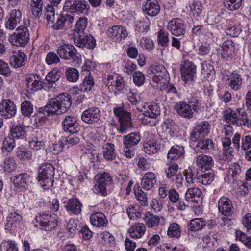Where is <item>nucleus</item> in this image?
Instances as JSON below:
<instances>
[{
	"instance_id": "obj_36",
	"label": "nucleus",
	"mask_w": 251,
	"mask_h": 251,
	"mask_svg": "<svg viewBox=\"0 0 251 251\" xmlns=\"http://www.w3.org/2000/svg\"><path fill=\"white\" fill-rule=\"evenodd\" d=\"M143 220L148 227L152 228L158 226L160 222V218L157 215H153L150 212H147L145 214Z\"/></svg>"
},
{
	"instance_id": "obj_44",
	"label": "nucleus",
	"mask_w": 251,
	"mask_h": 251,
	"mask_svg": "<svg viewBox=\"0 0 251 251\" xmlns=\"http://www.w3.org/2000/svg\"><path fill=\"white\" fill-rule=\"evenodd\" d=\"M2 167L5 171L11 172L16 168V163L15 159L13 157L8 156L4 158Z\"/></svg>"
},
{
	"instance_id": "obj_50",
	"label": "nucleus",
	"mask_w": 251,
	"mask_h": 251,
	"mask_svg": "<svg viewBox=\"0 0 251 251\" xmlns=\"http://www.w3.org/2000/svg\"><path fill=\"white\" fill-rule=\"evenodd\" d=\"M65 75L67 79L70 82H76L79 78L78 71L74 68H69L67 69Z\"/></svg>"
},
{
	"instance_id": "obj_34",
	"label": "nucleus",
	"mask_w": 251,
	"mask_h": 251,
	"mask_svg": "<svg viewBox=\"0 0 251 251\" xmlns=\"http://www.w3.org/2000/svg\"><path fill=\"white\" fill-rule=\"evenodd\" d=\"M206 172H203L197 176L198 182L204 185H207L212 183L214 180V174L212 170H206Z\"/></svg>"
},
{
	"instance_id": "obj_30",
	"label": "nucleus",
	"mask_w": 251,
	"mask_h": 251,
	"mask_svg": "<svg viewBox=\"0 0 251 251\" xmlns=\"http://www.w3.org/2000/svg\"><path fill=\"white\" fill-rule=\"evenodd\" d=\"M143 108V114L145 117L156 118L160 114V108L157 104H146Z\"/></svg>"
},
{
	"instance_id": "obj_7",
	"label": "nucleus",
	"mask_w": 251,
	"mask_h": 251,
	"mask_svg": "<svg viewBox=\"0 0 251 251\" xmlns=\"http://www.w3.org/2000/svg\"><path fill=\"white\" fill-rule=\"evenodd\" d=\"M210 126L207 121L198 123L193 131L191 133L190 139L193 141L198 140L207 136L210 132Z\"/></svg>"
},
{
	"instance_id": "obj_41",
	"label": "nucleus",
	"mask_w": 251,
	"mask_h": 251,
	"mask_svg": "<svg viewBox=\"0 0 251 251\" xmlns=\"http://www.w3.org/2000/svg\"><path fill=\"white\" fill-rule=\"evenodd\" d=\"M81 228V223L76 219L71 218L67 223L66 228L71 234H76L79 232Z\"/></svg>"
},
{
	"instance_id": "obj_27",
	"label": "nucleus",
	"mask_w": 251,
	"mask_h": 251,
	"mask_svg": "<svg viewBox=\"0 0 251 251\" xmlns=\"http://www.w3.org/2000/svg\"><path fill=\"white\" fill-rule=\"evenodd\" d=\"M228 80L229 81L228 86L231 89L238 91L240 89L242 83V78L236 71L232 72L228 77Z\"/></svg>"
},
{
	"instance_id": "obj_26",
	"label": "nucleus",
	"mask_w": 251,
	"mask_h": 251,
	"mask_svg": "<svg viewBox=\"0 0 251 251\" xmlns=\"http://www.w3.org/2000/svg\"><path fill=\"white\" fill-rule=\"evenodd\" d=\"M27 91L32 93L41 89L42 88V82L38 77L30 76L26 79Z\"/></svg>"
},
{
	"instance_id": "obj_47",
	"label": "nucleus",
	"mask_w": 251,
	"mask_h": 251,
	"mask_svg": "<svg viewBox=\"0 0 251 251\" xmlns=\"http://www.w3.org/2000/svg\"><path fill=\"white\" fill-rule=\"evenodd\" d=\"M33 105L29 101L25 100L21 105V111L22 115L26 117H29L33 112Z\"/></svg>"
},
{
	"instance_id": "obj_19",
	"label": "nucleus",
	"mask_w": 251,
	"mask_h": 251,
	"mask_svg": "<svg viewBox=\"0 0 251 251\" xmlns=\"http://www.w3.org/2000/svg\"><path fill=\"white\" fill-rule=\"evenodd\" d=\"M127 31L119 25L113 26L108 31V35L115 41H121L127 36Z\"/></svg>"
},
{
	"instance_id": "obj_14",
	"label": "nucleus",
	"mask_w": 251,
	"mask_h": 251,
	"mask_svg": "<svg viewBox=\"0 0 251 251\" xmlns=\"http://www.w3.org/2000/svg\"><path fill=\"white\" fill-rule=\"evenodd\" d=\"M168 30L174 35L180 36L184 34L185 27L183 21L179 18L169 21L167 25Z\"/></svg>"
},
{
	"instance_id": "obj_49",
	"label": "nucleus",
	"mask_w": 251,
	"mask_h": 251,
	"mask_svg": "<svg viewBox=\"0 0 251 251\" xmlns=\"http://www.w3.org/2000/svg\"><path fill=\"white\" fill-rule=\"evenodd\" d=\"M96 179L97 181L108 186L111 185L113 182V179L110 175L105 172L97 174Z\"/></svg>"
},
{
	"instance_id": "obj_48",
	"label": "nucleus",
	"mask_w": 251,
	"mask_h": 251,
	"mask_svg": "<svg viewBox=\"0 0 251 251\" xmlns=\"http://www.w3.org/2000/svg\"><path fill=\"white\" fill-rule=\"evenodd\" d=\"M0 251H18L15 242L12 240H4L0 245Z\"/></svg>"
},
{
	"instance_id": "obj_56",
	"label": "nucleus",
	"mask_w": 251,
	"mask_h": 251,
	"mask_svg": "<svg viewBox=\"0 0 251 251\" xmlns=\"http://www.w3.org/2000/svg\"><path fill=\"white\" fill-rule=\"evenodd\" d=\"M243 0H224L225 6L231 11L238 9L242 5Z\"/></svg>"
},
{
	"instance_id": "obj_6",
	"label": "nucleus",
	"mask_w": 251,
	"mask_h": 251,
	"mask_svg": "<svg viewBox=\"0 0 251 251\" xmlns=\"http://www.w3.org/2000/svg\"><path fill=\"white\" fill-rule=\"evenodd\" d=\"M18 32L15 33L9 38V41L15 46H25L29 39V34L27 28L25 26L19 27Z\"/></svg>"
},
{
	"instance_id": "obj_54",
	"label": "nucleus",
	"mask_w": 251,
	"mask_h": 251,
	"mask_svg": "<svg viewBox=\"0 0 251 251\" xmlns=\"http://www.w3.org/2000/svg\"><path fill=\"white\" fill-rule=\"evenodd\" d=\"M16 153L19 158L24 160L31 159L32 156L31 152L24 147L18 148Z\"/></svg>"
},
{
	"instance_id": "obj_8",
	"label": "nucleus",
	"mask_w": 251,
	"mask_h": 251,
	"mask_svg": "<svg viewBox=\"0 0 251 251\" xmlns=\"http://www.w3.org/2000/svg\"><path fill=\"white\" fill-rule=\"evenodd\" d=\"M14 186L20 190L28 189L32 183V177L27 173H22L12 178Z\"/></svg>"
},
{
	"instance_id": "obj_61",
	"label": "nucleus",
	"mask_w": 251,
	"mask_h": 251,
	"mask_svg": "<svg viewBox=\"0 0 251 251\" xmlns=\"http://www.w3.org/2000/svg\"><path fill=\"white\" fill-rule=\"evenodd\" d=\"M202 11V5L199 1H196L192 3L189 6V9L188 11L190 14H192L194 16H198Z\"/></svg>"
},
{
	"instance_id": "obj_12",
	"label": "nucleus",
	"mask_w": 251,
	"mask_h": 251,
	"mask_svg": "<svg viewBox=\"0 0 251 251\" xmlns=\"http://www.w3.org/2000/svg\"><path fill=\"white\" fill-rule=\"evenodd\" d=\"M218 208L219 211L226 216H231L234 212V208L231 201L226 197H222L219 199Z\"/></svg>"
},
{
	"instance_id": "obj_13",
	"label": "nucleus",
	"mask_w": 251,
	"mask_h": 251,
	"mask_svg": "<svg viewBox=\"0 0 251 251\" xmlns=\"http://www.w3.org/2000/svg\"><path fill=\"white\" fill-rule=\"evenodd\" d=\"M62 124L64 130L72 134L77 133L81 129V126L77 122L75 117L73 116H66Z\"/></svg>"
},
{
	"instance_id": "obj_42",
	"label": "nucleus",
	"mask_w": 251,
	"mask_h": 251,
	"mask_svg": "<svg viewBox=\"0 0 251 251\" xmlns=\"http://www.w3.org/2000/svg\"><path fill=\"white\" fill-rule=\"evenodd\" d=\"M54 169L53 166L49 163H45L42 165L38 170V176H48L49 177H53L54 175Z\"/></svg>"
},
{
	"instance_id": "obj_5",
	"label": "nucleus",
	"mask_w": 251,
	"mask_h": 251,
	"mask_svg": "<svg viewBox=\"0 0 251 251\" xmlns=\"http://www.w3.org/2000/svg\"><path fill=\"white\" fill-rule=\"evenodd\" d=\"M196 66L189 60L181 62L180 72L181 79L185 83L192 82L196 75Z\"/></svg>"
},
{
	"instance_id": "obj_33",
	"label": "nucleus",
	"mask_w": 251,
	"mask_h": 251,
	"mask_svg": "<svg viewBox=\"0 0 251 251\" xmlns=\"http://www.w3.org/2000/svg\"><path fill=\"white\" fill-rule=\"evenodd\" d=\"M39 135L33 137L29 141L30 147L33 151L44 150L45 148V138Z\"/></svg>"
},
{
	"instance_id": "obj_4",
	"label": "nucleus",
	"mask_w": 251,
	"mask_h": 251,
	"mask_svg": "<svg viewBox=\"0 0 251 251\" xmlns=\"http://www.w3.org/2000/svg\"><path fill=\"white\" fill-rule=\"evenodd\" d=\"M113 111L120 123L119 132L121 134L126 133L132 127L130 114L121 107L114 108Z\"/></svg>"
},
{
	"instance_id": "obj_46",
	"label": "nucleus",
	"mask_w": 251,
	"mask_h": 251,
	"mask_svg": "<svg viewBox=\"0 0 251 251\" xmlns=\"http://www.w3.org/2000/svg\"><path fill=\"white\" fill-rule=\"evenodd\" d=\"M167 234L169 237L178 238L181 235V230L178 224L174 223L169 226Z\"/></svg>"
},
{
	"instance_id": "obj_29",
	"label": "nucleus",
	"mask_w": 251,
	"mask_h": 251,
	"mask_svg": "<svg viewBox=\"0 0 251 251\" xmlns=\"http://www.w3.org/2000/svg\"><path fill=\"white\" fill-rule=\"evenodd\" d=\"M26 61V55L20 51L15 53L10 58V64L17 68L22 66Z\"/></svg>"
},
{
	"instance_id": "obj_3",
	"label": "nucleus",
	"mask_w": 251,
	"mask_h": 251,
	"mask_svg": "<svg viewBox=\"0 0 251 251\" xmlns=\"http://www.w3.org/2000/svg\"><path fill=\"white\" fill-rule=\"evenodd\" d=\"M55 216L52 215L49 211L38 213L36 216L35 222H33L34 226L46 231L51 230L57 226L53 218Z\"/></svg>"
},
{
	"instance_id": "obj_45",
	"label": "nucleus",
	"mask_w": 251,
	"mask_h": 251,
	"mask_svg": "<svg viewBox=\"0 0 251 251\" xmlns=\"http://www.w3.org/2000/svg\"><path fill=\"white\" fill-rule=\"evenodd\" d=\"M127 213L131 220H135L141 217V211L138 206H129L126 209Z\"/></svg>"
},
{
	"instance_id": "obj_18",
	"label": "nucleus",
	"mask_w": 251,
	"mask_h": 251,
	"mask_svg": "<svg viewBox=\"0 0 251 251\" xmlns=\"http://www.w3.org/2000/svg\"><path fill=\"white\" fill-rule=\"evenodd\" d=\"M90 222L93 226L98 227H105L108 224L106 217L100 212L93 213L90 217Z\"/></svg>"
},
{
	"instance_id": "obj_35",
	"label": "nucleus",
	"mask_w": 251,
	"mask_h": 251,
	"mask_svg": "<svg viewBox=\"0 0 251 251\" xmlns=\"http://www.w3.org/2000/svg\"><path fill=\"white\" fill-rule=\"evenodd\" d=\"M223 119L230 124L237 125L239 122V117L236 111L230 108H228L224 111Z\"/></svg>"
},
{
	"instance_id": "obj_10",
	"label": "nucleus",
	"mask_w": 251,
	"mask_h": 251,
	"mask_svg": "<svg viewBox=\"0 0 251 251\" xmlns=\"http://www.w3.org/2000/svg\"><path fill=\"white\" fill-rule=\"evenodd\" d=\"M17 111V107L14 102L10 99L2 101L0 104V112L5 118H11L14 117Z\"/></svg>"
},
{
	"instance_id": "obj_62",
	"label": "nucleus",
	"mask_w": 251,
	"mask_h": 251,
	"mask_svg": "<svg viewBox=\"0 0 251 251\" xmlns=\"http://www.w3.org/2000/svg\"><path fill=\"white\" fill-rule=\"evenodd\" d=\"M241 31V27L239 25H229L226 29V34L232 37L238 36Z\"/></svg>"
},
{
	"instance_id": "obj_16",
	"label": "nucleus",
	"mask_w": 251,
	"mask_h": 251,
	"mask_svg": "<svg viewBox=\"0 0 251 251\" xmlns=\"http://www.w3.org/2000/svg\"><path fill=\"white\" fill-rule=\"evenodd\" d=\"M74 20L73 14L62 13L57 18L56 23L52 25V28L55 30H59L64 27L65 24H67L69 26L72 24Z\"/></svg>"
},
{
	"instance_id": "obj_58",
	"label": "nucleus",
	"mask_w": 251,
	"mask_h": 251,
	"mask_svg": "<svg viewBox=\"0 0 251 251\" xmlns=\"http://www.w3.org/2000/svg\"><path fill=\"white\" fill-rule=\"evenodd\" d=\"M61 73L57 69H53L46 75V79L48 82H55L59 79Z\"/></svg>"
},
{
	"instance_id": "obj_21",
	"label": "nucleus",
	"mask_w": 251,
	"mask_h": 251,
	"mask_svg": "<svg viewBox=\"0 0 251 251\" xmlns=\"http://www.w3.org/2000/svg\"><path fill=\"white\" fill-rule=\"evenodd\" d=\"M156 176L151 172L145 173L141 180V185L145 190H149L151 189L156 183Z\"/></svg>"
},
{
	"instance_id": "obj_31",
	"label": "nucleus",
	"mask_w": 251,
	"mask_h": 251,
	"mask_svg": "<svg viewBox=\"0 0 251 251\" xmlns=\"http://www.w3.org/2000/svg\"><path fill=\"white\" fill-rule=\"evenodd\" d=\"M185 151L184 147L178 145H175L169 150L167 156L171 160H177L184 155Z\"/></svg>"
},
{
	"instance_id": "obj_22",
	"label": "nucleus",
	"mask_w": 251,
	"mask_h": 251,
	"mask_svg": "<svg viewBox=\"0 0 251 251\" xmlns=\"http://www.w3.org/2000/svg\"><path fill=\"white\" fill-rule=\"evenodd\" d=\"M143 10L147 14L155 16L160 11V6L156 0H147L143 5Z\"/></svg>"
},
{
	"instance_id": "obj_43",
	"label": "nucleus",
	"mask_w": 251,
	"mask_h": 251,
	"mask_svg": "<svg viewBox=\"0 0 251 251\" xmlns=\"http://www.w3.org/2000/svg\"><path fill=\"white\" fill-rule=\"evenodd\" d=\"M23 219V216L16 212H12L9 214L7 218L6 226L8 227L14 224L19 223Z\"/></svg>"
},
{
	"instance_id": "obj_11",
	"label": "nucleus",
	"mask_w": 251,
	"mask_h": 251,
	"mask_svg": "<svg viewBox=\"0 0 251 251\" xmlns=\"http://www.w3.org/2000/svg\"><path fill=\"white\" fill-rule=\"evenodd\" d=\"M101 116V112L99 108L92 107L83 112L81 119L86 123L93 124L98 122Z\"/></svg>"
},
{
	"instance_id": "obj_20",
	"label": "nucleus",
	"mask_w": 251,
	"mask_h": 251,
	"mask_svg": "<svg viewBox=\"0 0 251 251\" xmlns=\"http://www.w3.org/2000/svg\"><path fill=\"white\" fill-rule=\"evenodd\" d=\"M146 227L142 223H136L128 229L129 236L134 239H139L145 234Z\"/></svg>"
},
{
	"instance_id": "obj_23",
	"label": "nucleus",
	"mask_w": 251,
	"mask_h": 251,
	"mask_svg": "<svg viewBox=\"0 0 251 251\" xmlns=\"http://www.w3.org/2000/svg\"><path fill=\"white\" fill-rule=\"evenodd\" d=\"M105 83L107 86L114 87L119 90L123 85V80L117 74L111 72L105 77Z\"/></svg>"
},
{
	"instance_id": "obj_63",
	"label": "nucleus",
	"mask_w": 251,
	"mask_h": 251,
	"mask_svg": "<svg viewBox=\"0 0 251 251\" xmlns=\"http://www.w3.org/2000/svg\"><path fill=\"white\" fill-rule=\"evenodd\" d=\"M152 72L154 75L161 77H167L168 75L166 69L162 65H157L152 68Z\"/></svg>"
},
{
	"instance_id": "obj_32",
	"label": "nucleus",
	"mask_w": 251,
	"mask_h": 251,
	"mask_svg": "<svg viewBox=\"0 0 251 251\" xmlns=\"http://www.w3.org/2000/svg\"><path fill=\"white\" fill-rule=\"evenodd\" d=\"M103 156L108 161L114 160L116 157L115 146L110 143H106L103 146Z\"/></svg>"
},
{
	"instance_id": "obj_17",
	"label": "nucleus",
	"mask_w": 251,
	"mask_h": 251,
	"mask_svg": "<svg viewBox=\"0 0 251 251\" xmlns=\"http://www.w3.org/2000/svg\"><path fill=\"white\" fill-rule=\"evenodd\" d=\"M175 108L177 113L182 117L191 118L193 116V112L191 106L185 102H178L176 103Z\"/></svg>"
},
{
	"instance_id": "obj_24",
	"label": "nucleus",
	"mask_w": 251,
	"mask_h": 251,
	"mask_svg": "<svg viewBox=\"0 0 251 251\" xmlns=\"http://www.w3.org/2000/svg\"><path fill=\"white\" fill-rule=\"evenodd\" d=\"M215 148V144L211 139L205 138L198 141L196 149L201 152L207 153L212 151Z\"/></svg>"
},
{
	"instance_id": "obj_1",
	"label": "nucleus",
	"mask_w": 251,
	"mask_h": 251,
	"mask_svg": "<svg viewBox=\"0 0 251 251\" xmlns=\"http://www.w3.org/2000/svg\"><path fill=\"white\" fill-rule=\"evenodd\" d=\"M87 25V19L80 18L75 25L74 30V42L78 47H83L87 45L88 47H95L96 45V40L91 35L84 34V31Z\"/></svg>"
},
{
	"instance_id": "obj_15",
	"label": "nucleus",
	"mask_w": 251,
	"mask_h": 251,
	"mask_svg": "<svg viewBox=\"0 0 251 251\" xmlns=\"http://www.w3.org/2000/svg\"><path fill=\"white\" fill-rule=\"evenodd\" d=\"M64 207L67 211L74 214L79 215L81 213L82 204L80 201L75 198H72L64 201Z\"/></svg>"
},
{
	"instance_id": "obj_51",
	"label": "nucleus",
	"mask_w": 251,
	"mask_h": 251,
	"mask_svg": "<svg viewBox=\"0 0 251 251\" xmlns=\"http://www.w3.org/2000/svg\"><path fill=\"white\" fill-rule=\"evenodd\" d=\"M178 169V166L176 163H168L165 168V173L167 178L172 179L175 176L177 175Z\"/></svg>"
},
{
	"instance_id": "obj_60",
	"label": "nucleus",
	"mask_w": 251,
	"mask_h": 251,
	"mask_svg": "<svg viewBox=\"0 0 251 251\" xmlns=\"http://www.w3.org/2000/svg\"><path fill=\"white\" fill-rule=\"evenodd\" d=\"M235 152L233 148L223 149L221 158L227 162L231 161L234 157Z\"/></svg>"
},
{
	"instance_id": "obj_40",
	"label": "nucleus",
	"mask_w": 251,
	"mask_h": 251,
	"mask_svg": "<svg viewBox=\"0 0 251 251\" xmlns=\"http://www.w3.org/2000/svg\"><path fill=\"white\" fill-rule=\"evenodd\" d=\"M202 192L198 187H191L186 191L185 198L187 201H193L196 198H200Z\"/></svg>"
},
{
	"instance_id": "obj_57",
	"label": "nucleus",
	"mask_w": 251,
	"mask_h": 251,
	"mask_svg": "<svg viewBox=\"0 0 251 251\" xmlns=\"http://www.w3.org/2000/svg\"><path fill=\"white\" fill-rule=\"evenodd\" d=\"M94 82L93 79L90 75H88L84 78L80 84V88L83 92H89L93 88Z\"/></svg>"
},
{
	"instance_id": "obj_52",
	"label": "nucleus",
	"mask_w": 251,
	"mask_h": 251,
	"mask_svg": "<svg viewBox=\"0 0 251 251\" xmlns=\"http://www.w3.org/2000/svg\"><path fill=\"white\" fill-rule=\"evenodd\" d=\"M38 176V181L42 188L44 189H49L53 185V177H49L48 176Z\"/></svg>"
},
{
	"instance_id": "obj_59",
	"label": "nucleus",
	"mask_w": 251,
	"mask_h": 251,
	"mask_svg": "<svg viewBox=\"0 0 251 251\" xmlns=\"http://www.w3.org/2000/svg\"><path fill=\"white\" fill-rule=\"evenodd\" d=\"M185 177L186 183L188 185H196L198 182L197 176L194 173L192 172L191 170H186L184 174Z\"/></svg>"
},
{
	"instance_id": "obj_9",
	"label": "nucleus",
	"mask_w": 251,
	"mask_h": 251,
	"mask_svg": "<svg viewBox=\"0 0 251 251\" xmlns=\"http://www.w3.org/2000/svg\"><path fill=\"white\" fill-rule=\"evenodd\" d=\"M57 53L62 59H71L76 64L80 63L81 61V56L77 52L76 48H59Z\"/></svg>"
},
{
	"instance_id": "obj_55",
	"label": "nucleus",
	"mask_w": 251,
	"mask_h": 251,
	"mask_svg": "<svg viewBox=\"0 0 251 251\" xmlns=\"http://www.w3.org/2000/svg\"><path fill=\"white\" fill-rule=\"evenodd\" d=\"M150 25V21L147 17L141 18L136 22L137 27L141 31H147L149 28Z\"/></svg>"
},
{
	"instance_id": "obj_38",
	"label": "nucleus",
	"mask_w": 251,
	"mask_h": 251,
	"mask_svg": "<svg viewBox=\"0 0 251 251\" xmlns=\"http://www.w3.org/2000/svg\"><path fill=\"white\" fill-rule=\"evenodd\" d=\"M206 223V220L203 218H195L189 222V229L193 231H199L204 228Z\"/></svg>"
},
{
	"instance_id": "obj_64",
	"label": "nucleus",
	"mask_w": 251,
	"mask_h": 251,
	"mask_svg": "<svg viewBox=\"0 0 251 251\" xmlns=\"http://www.w3.org/2000/svg\"><path fill=\"white\" fill-rule=\"evenodd\" d=\"M15 147V143L13 138L8 137L3 142V150L7 152H11Z\"/></svg>"
},
{
	"instance_id": "obj_39",
	"label": "nucleus",
	"mask_w": 251,
	"mask_h": 251,
	"mask_svg": "<svg viewBox=\"0 0 251 251\" xmlns=\"http://www.w3.org/2000/svg\"><path fill=\"white\" fill-rule=\"evenodd\" d=\"M43 6V0H31L30 9L34 16L39 18L42 15Z\"/></svg>"
},
{
	"instance_id": "obj_25",
	"label": "nucleus",
	"mask_w": 251,
	"mask_h": 251,
	"mask_svg": "<svg viewBox=\"0 0 251 251\" xmlns=\"http://www.w3.org/2000/svg\"><path fill=\"white\" fill-rule=\"evenodd\" d=\"M159 146L157 143L156 139L152 137L147 139L144 144V151L148 154H153L158 152Z\"/></svg>"
},
{
	"instance_id": "obj_37",
	"label": "nucleus",
	"mask_w": 251,
	"mask_h": 251,
	"mask_svg": "<svg viewBox=\"0 0 251 251\" xmlns=\"http://www.w3.org/2000/svg\"><path fill=\"white\" fill-rule=\"evenodd\" d=\"M141 139L139 133H131L123 137L124 146L134 148L140 142Z\"/></svg>"
},
{
	"instance_id": "obj_28",
	"label": "nucleus",
	"mask_w": 251,
	"mask_h": 251,
	"mask_svg": "<svg viewBox=\"0 0 251 251\" xmlns=\"http://www.w3.org/2000/svg\"><path fill=\"white\" fill-rule=\"evenodd\" d=\"M196 163L199 167L207 170L210 169V168L213 166L214 161L210 156L200 154L197 157Z\"/></svg>"
},
{
	"instance_id": "obj_2",
	"label": "nucleus",
	"mask_w": 251,
	"mask_h": 251,
	"mask_svg": "<svg viewBox=\"0 0 251 251\" xmlns=\"http://www.w3.org/2000/svg\"><path fill=\"white\" fill-rule=\"evenodd\" d=\"M71 97L69 94L61 93L49 100L45 109L48 112L56 115L64 113L71 107Z\"/></svg>"
},
{
	"instance_id": "obj_53",
	"label": "nucleus",
	"mask_w": 251,
	"mask_h": 251,
	"mask_svg": "<svg viewBox=\"0 0 251 251\" xmlns=\"http://www.w3.org/2000/svg\"><path fill=\"white\" fill-rule=\"evenodd\" d=\"M11 135L13 138L19 139L25 134L24 127L21 125H13L10 130Z\"/></svg>"
}]
</instances>
